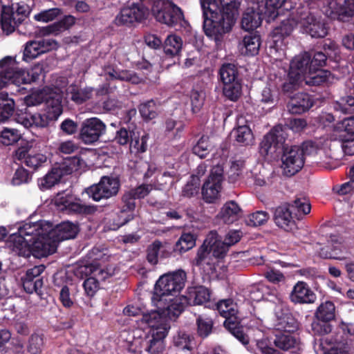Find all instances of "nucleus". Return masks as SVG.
<instances>
[{"mask_svg":"<svg viewBox=\"0 0 354 354\" xmlns=\"http://www.w3.org/2000/svg\"><path fill=\"white\" fill-rule=\"evenodd\" d=\"M186 281V273L178 270L161 276L156 283L152 303L156 307L154 311L166 315L171 319L177 318L184 310L183 299L176 295L183 289Z\"/></svg>","mask_w":354,"mask_h":354,"instance_id":"nucleus-1","label":"nucleus"},{"mask_svg":"<svg viewBox=\"0 0 354 354\" xmlns=\"http://www.w3.org/2000/svg\"><path fill=\"white\" fill-rule=\"evenodd\" d=\"M239 0H219V7L214 0H201L205 35L216 41L231 30L238 15Z\"/></svg>","mask_w":354,"mask_h":354,"instance_id":"nucleus-2","label":"nucleus"},{"mask_svg":"<svg viewBox=\"0 0 354 354\" xmlns=\"http://www.w3.org/2000/svg\"><path fill=\"white\" fill-rule=\"evenodd\" d=\"M169 320L171 319L156 311L147 312L137 320L140 328L150 329L149 339L145 345V350L149 354H161L164 351L165 339L171 328Z\"/></svg>","mask_w":354,"mask_h":354,"instance_id":"nucleus-3","label":"nucleus"},{"mask_svg":"<svg viewBox=\"0 0 354 354\" xmlns=\"http://www.w3.org/2000/svg\"><path fill=\"white\" fill-rule=\"evenodd\" d=\"M49 226L44 222L27 223L18 227V231L10 236L9 248L19 256L31 255V243L33 236L41 235Z\"/></svg>","mask_w":354,"mask_h":354,"instance_id":"nucleus-4","label":"nucleus"},{"mask_svg":"<svg viewBox=\"0 0 354 354\" xmlns=\"http://www.w3.org/2000/svg\"><path fill=\"white\" fill-rule=\"evenodd\" d=\"M277 330L283 331L275 335L274 343L275 346L283 350H288L298 344L296 337L291 333L297 328V324L288 309L281 304L275 308Z\"/></svg>","mask_w":354,"mask_h":354,"instance_id":"nucleus-5","label":"nucleus"},{"mask_svg":"<svg viewBox=\"0 0 354 354\" xmlns=\"http://www.w3.org/2000/svg\"><path fill=\"white\" fill-rule=\"evenodd\" d=\"M299 18L297 17V11L292 17L283 20L272 32L269 41L268 53L274 61H281L286 56L285 38L290 35L295 26H299Z\"/></svg>","mask_w":354,"mask_h":354,"instance_id":"nucleus-6","label":"nucleus"},{"mask_svg":"<svg viewBox=\"0 0 354 354\" xmlns=\"http://www.w3.org/2000/svg\"><path fill=\"white\" fill-rule=\"evenodd\" d=\"M299 18L297 17V11L292 17L283 20L272 32L269 41L268 53L274 61H281L286 56L285 38L290 35L295 26H299Z\"/></svg>","mask_w":354,"mask_h":354,"instance_id":"nucleus-7","label":"nucleus"},{"mask_svg":"<svg viewBox=\"0 0 354 354\" xmlns=\"http://www.w3.org/2000/svg\"><path fill=\"white\" fill-rule=\"evenodd\" d=\"M297 17L299 18V27L314 38H323L328 34V28L317 10L311 7L297 9Z\"/></svg>","mask_w":354,"mask_h":354,"instance_id":"nucleus-8","label":"nucleus"},{"mask_svg":"<svg viewBox=\"0 0 354 354\" xmlns=\"http://www.w3.org/2000/svg\"><path fill=\"white\" fill-rule=\"evenodd\" d=\"M286 129L282 125H277L263 136L259 147L261 156L268 159L279 156L285 147L287 137Z\"/></svg>","mask_w":354,"mask_h":354,"instance_id":"nucleus-9","label":"nucleus"},{"mask_svg":"<svg viewBox=\"0 0 354 354\" xmlns=\"http://www.w3.org/2000/svg\"><path fill=\"white\" fill-rule=\"evenodd\" d=\"M216 308L220 315L225 318V327L243 344L248 343V337L243 330V327L236 317L237 313L236 304L230 299H223L218 302Z\"/></svg>","mask_w":354,"mask_h":354,"instance_id":"nucleus-10","label":"nucleus"},{"mask_svg":"<svg viewBox=\"0 0 354 354\" xmlns=\"http://www.w3.org/2000/svg\"><path fill=\"white\" fill-rule=\"evenodd\" d=\"M151 11L157 21L169 26L180 24L184 19L181 10L168 0H153Z\"/></svg>","mask_w":354,"mask_h":354,"instance_id":"nucleus-11","label":"nucleus"},{"mask_svg":"<svg viewBox=\"0 0 354 354\" xmlns=\"http://www.w3.org/2000/svg\"><path fill=\"white\" fill-rule=\"evenodd\" d=\"M26 13L27 6L23 2L2 6L1 24L3 32L8 35L12 32L24 21Z\"/></svg>","mask_w":354,"mask_h":354,"instance_id":"nucleus-12","label":"nucleus"},{"mask_svg":"<svg viewBox=\"0 0 354 354\" xmlns=\"http://www.w3.org/2000/svg\"><path fill=\"white\" fill-rule=\"evenodd\" d=\"M120 182L116 178L102 176L97 184L86 189L87 194L95 201L115 196L119 190Z\"/></svg>","mask_w":354,"mask_h":354,"instance_id":"nucleus-13","label":"nucleus"},{"mask_svg":"<svg viewBox=\"0 0 354 354\" xmlns=\"http://www.w3.org/2000/svg\"><path fill=\"white\" fill-rule=\"evenodd\" d=\"M281 157V168L283 174L291 176L295 175L304 165V154L303 149L297 146L285 147Z\"/></svg>","mask_w":354,"mask_h":354,"instance_id":"nucleus-14","label":"nucleus"},{"mask_svg":"<svg viewBox=\"0 0 354 354\" xmlns=\"http://www.w3.org/2000/svg\"><path fill=\"white\" fill-rule=\"evenodd\" d=\"M326 57L325 53L317 52L314 54L312 59H310L309 80H306L307 84L318 85L330 80V73L319 69L325 64Z\"/></svg>","mask_w":354,"mask_h":354,"instance_id":"nucleus-15","label":"nucleus"},{"mask_svg":"<svg viewBox=\"0 0 354 354\" xmlns=\"http://www.w3.org/2000/svg\"><path fill=\"white\" fill-rule=\"evenodd\" d=\"M106 131L105 124L97 118L85 120L81 127L80 139L85 144H92Z\"/></svg>","mask_w":354,"mask_h":354,"instance_id":"nucleus-16","label":"nucleus"},{"mask_svg":"<svg viewBox=\"0 0 354 354\" xmlns=\"http://www.w3.org/2000/svg\"><path fill=\"white\" fill-rule=\"evenodd\" d=\"M335 307L334 304L330 301H326L322 302L317 308L315 312V317L317 319L326 323L335 318ZM312 326L315 333L320 335L327 334L331 331V326L328 324L321 325L318 323H313Z\"/></svg>","mask_w":354,"mask_h":354,"instance_id":"nucleus-17","label":"nucleus"},{"mask_svg":"<svg viewBox=\"0 0 354 354\" xmlns=\"http://www.w3.org/2000/svg\"><path fill=\"white\" fill-rule=\"evenodd\" d=\"M79 270L80 272L86 274H92L83 283L85 292L89 297H93L99 288L98 280H104L109 276L107 272L100 268L94 267L93 265L80 266Z\"/></svg>","mask_w":354,"mask_h":354,"instance_id":"nucleus-18","label":"nucleus"},{"mask_svg":"<svg viewBox=\"0 0 354 354\" xmlns=\"http://www.w3.org/2000/svg\"><path fill=\"white\" fill-rule=\"evenodd\" d=\"M39 222H44L48 225V230L42 232V234L50 235L52 239L56 240L57 245L62 241L75 238L79 231L78 226L69 221L62 222L55 227H53L50 222L46 221H39Z\"/></svg>","mask_w":354,"mask_h":354,"instance_id":"nucleus-19","label":"nucleus"},{"mask_svg":"<svg viewBox=\"0 0 354 354\" xmlns=\"http://www.w3.org/2000/svg\"><path fill=\"white\" fill-rule=\"evenodd\" d=\"M31 243V254L37 258L47 257L54 253L57 248L56 240L48 234L33 236Z\"/></svg>","mask_w":354,"mask_h":354,"instance_id":"nucleus-20","label":"nucleus"},{"mask_svg":"<svg viewBox=\"0 0 354 354\" xmlns=\"http://www.w3.org/2000/svg\"><path fill=\"white\" fill-rule=\"evenodd\" d=\"M15 158L21 161L28 167L36 170L47 162L45 154L37 153L28 147H20L15 151Z\"/></svg>","mask_w":354,"mask_h":354,"instance_id":"nucleus-21","label":"nucleus"},{"mask_svg":"<svg viewBox=\"0 0 354 354\" xmlns=\"http://www.w3.org/2000/svg\"><path fill=\"white\" fill-rule=\"evenodd\" d=\"M261 10L262 7L258 1L252 2V6L246 9L241 20V26L244 30H252L261 25L263 19L268 18L264 10Z\"/></svg>","mask_w":354,"mask_h":354,"instance_id":"nucleus-22","label":"nucleus"},{"mask_svg":"<svg viewBox=\"0 0 354 354\" xmlns=\"http://www.w3.org/2000/svg\"><path fill=\"white\" fill-rule=\"evenodd\" d=\"M290 299L294 304H310L316 301L317 296L308 284L299 281L293 286L290 294Z\"/></svg>","mask_w":354,"mask_h":354,"instance_id":"nucleus-23","label":"nucleus"},{"mask_svg":"<svg viewBox=\"0 0 354 354\" xmlns=\"http://www.w3.org/2000/svg\"><path fill=\"white\" fill-rule=\"evenodd\" d=\"M56 46L57 43L53 39H43L38 41H30L26 45L23 59L28 62L50 50Z\"/></svg>","mask_w":354,"mask_h":354,"instance_id":"nucleus-24","label":"nucleus"},{"mask_svg":"<svg viewBox=\"0 0 354 354\" xmlns=\"http://www.w3.org/2000/svg\"><path fill=\"white\" fill-rule=\"evenodd\" d=\"M147 15V10L138 5L132 4L123 8L115 19L118 26L127 25L134 21H141Z\"/></svg>","mask_w":354,"mask_h":354,"instance_id":"nucleus-25","label":"nucleus"},{"mask_svg":"<svg viewBox=\"0 0 354 354\" xmlns=\"http://www.w3.org/2000/svg\"><path fill=\"white\" fill-rule=\"evenodd\" d=\"M327 248H322L320 255L324 258L344 261L347 259L348 250L343 245L340 237L337 235H330L328 240Z\"/></svg>","mask_w":354,"mask_h":354,"instance_id":"nucleus-26","label":"nucleus"},{"mask_svg":"<svg viewBox=\"0 0 354 354\" xmlns=\"http://www.w3.org/2000/svg\"><path fill=\"white\" fill-rule=\"evenodd\" d=\"M310 59V56L307 53L295 56L290 64V77L301 78L306 83V80H309Z\"/></svg>","mask_w":354,"mask_h":354,"instance_id":"nucleus-27","label":"nucleus"},{"mask_svg":"<svg viewBox=\"0 0 354 354\" xmlns=\"http://www.w3.org/2000/svg\"><path fill=\"white\" fill-rule=\"evenodd\" d=\"M45 266L44 265L35 266L26 271L25 277L23 278V286L24 290L32 293L37 292L43 285V281L40 278H37L44 271Z\"/></svg>","mask_w":354,"mask_h":354,"instance_id":"nucleus-28","label":"nucleus"},{"mask_svg":"<svg viewBox=\"0 0 354 354\" xmlns=\"http://www.w3.org/2000/svg\"><path fill=\"white\" fill-rule=\"evenodd\" d=\"M312 106L313 101L308 94L297 93L290 95L287 108L292 114H301L308 111Z\"/></svg>","mask_w":354,"mask_h":354,"instance_id":"nucleus-29","label":"nucleus"},{"mask_svg":"<svg viewBox=\"0 0 354 354\" xmlns=\"http://www.w3.org/2000/svg\"><path fill=\"white\" fill-rule=\"evenodd\" d=\"M275 224L286 231H291L295 227L290 205H283L276 208L274 214Z\"/></svg>","mask_w":354,"mask_h":354,"instance_id":"nucleus-30","label":"nucleus"},{"mask_svg":"<svg viewBox=\"0 0 354 354\" xmlns=\"http://www.w3.org/2000/svg\"><path fill=\"white\" fill-rule=\"evenodd\" d=\"M104 75L106 80H119L129 82L132 84H139L142 79L134 72L127 70H116L111 66H106L104 68Z\"/></svg>","mask_w":354,"mask_h":354,"instance_id":"nucleus-31","label":"nucleus"},{"mask_svg":"<svg viewBox=\"0 0 354 354\" xmlns=\"http://www.w3.org/2000/svg\"><path fill=\"white\" fill-rule=\"evenodd\" d=\"M62 91L59 88H55L53 95L46 102V115L50 120H57L62 113Z\"/></svg>","mask_w":354,"mask_h":354,"instance_id":"nucleus-32","label":"nucleus"},{"mask_svg":"<svg viewBox=\"0 0 354 354\" xmlns=\"http://www.w3.org/2000/svg\"><path fill=\"white\" fill-rule=\"evenodd\" d=\"M0 72L3 73L4 75L9 76L12 84L19 86V83L15 80L16 77H18V73H21L22 69L18 67L15 57L6 56L0 59Z\"/></svg>","mask_w":354,"mask_h":354,"instance_id":"nucleus-33","label":"nucleus"},{"mask_svg":"<svg viewBox=\"0 0 354 354\" xmlns=\"http://www.w3.org/2000/svg\"><path fill=\"white\" fill-rule=\"evenodd\" d=\"M221 190V183H218V180H212V178H207L202 187L203 199L207 203H214L220 198Z\"/></svg>","mask_w":354,"mask_h":354,"instance_id":"nucleus-34","label":"nucleus"},{"mask_svg":"<svg viewBox=\"0 0 354 354\" xmlns=\"http://www.w3.org/2000/svg\"><path fill=\"white\" fill-rule=\"evenodd\" d=\"M261 42L259 35L249 34L243 38L239 44V49L242 55L254 56L258 54Z\"/></svg>","mask_w":354,"mask_h":354,"instance_id":"nucleus-35","label":"nucleus"},{"mask_svg":"<svg viewBox=\"0 0 354 354\" xmlns=\"http://www.w3.org/2000/svg\"><path fill=\"white\" fill-rule=\"evenodd\" d=\"M64 175V168L60 167L59 165H56L44 177L38 180L39 187L41 190L48 189L58 183L61 178Z\"/></svg>","mask_w":354,"mask_h":354,"instance_id":"nucleus-36","label":"nucleus"},{"mask_svg":"<svg viewBox=\"0 0 354 354\" xmlns=\"http://www.w3.org/2000/svg\"><path fill=\"white\" fill-rule=\"evenodd\" d=\"M247 337L248 335L245 334ZM247 349L254 354H281L279 351L271 347L267 338L250 340L248 338V343L243 344Z\"/></svg>","mask_w":354,"mask_h":354,"instance_id":"nucleus-37","label":"nucleus"},{"mask_svg":"<svg viewBox=\"0 0 354 354\" xmlns=\"http://www.w3.org/2000/svg\"><path fill=\"white\" fill-rule=\"evenodd\" d=\"M55 88L57 87L46 86L41 89H36L24 97V102L28 106L39 105L44 102H46L53 95Z\"/></svg>","mask_w":354,"mask_h":354,"instance_id":"nucleus-38","label":"nucleus"},{"mask_svg":"<svg viewBox=\"0 0 354 354\" xmlns=\"http://www.w3.org/2000/svg\"><path fill=\"white\" fill-rule=\"evenodd\" d=\"M241 209L234 201L226 202L221 209L218 216L225 223H232L238 220Z\"/></svg>","mask_w":354,"mask_h":354,"instance_id":"nucleus-39","label":"nucleus"},{"mask_svg":"<svg viewBox=\"0 0 354 354\" xmlns=\"http://www.w3.org/2000/svg\"><path fill=\"white\" fill-rule=\"evenodd\" d=\"M183 41L180 37L175 34L169 35L163 44V50L167 56L175 57L182 50Z\"/></svg>","mask_w":354,"mask_h":354,"instance_id":"nucleus-40","label":"nucleus"},{"mask_svg":"<svg viewBox=\"0 0 354 354\" xmlns=\"http://www.w3.org/2000/svg\"><path fill=\"white\" fill-rule=\"evenodd\" d=\"M56 206L61 210L78 212L82 211L80 204L68 194L62 193L57 194L55 198Z\"/></svg>","mask_w":354,"mask_h":354,"instance_id":"nucleus-41","label":"nucleus"},{"mask_svg":"<svg viewBox=\"0 0 354 354\" xmlns=\"http://www.w3.org/2000/svg\"><path fill=\"white\" fill-rule=\"evenodd\" d=\"M333 130L335 135L330 138L331 140H335L337 137H354V115L344 118L341 122H337L334 126Z\"/></svg>","mask_w":354,"mask_h":354,"instance_id":"nucleus-42","label":"nucleus"},{"mask_svg":"<svg viewBox=\"0 0 354 354\" xmlns=\"http://www.w3.org/2000/svg\"><path fill=\"white\" fill-rule=\"evenodd\" d=\"M209 290L204 286L190 288L187 297L189 305H201L209 301Z\"/></svg>","mask_w":354,"mask_h":354,"instance_id":"nucleus-43","label":"nucleus"},{"mask_svg":"<svg viewBox=\"0 0 354 354\" xmlns=\"http://www.w3.org/2000/svg\"><path fill=\"white\" fill-rule=\"evenodd\" d=\"M210 252L216 258H222L228 250L229 246L225 242L217 239L216 233H211L205 240Z\"/></svg>","mask_w":354,"mask_h":354,"instance_id":"nucleus-44","label":"nucleus"},{"mask_svg":"<svg viewBox=\"0 0 354 354\" xmlns=\"http://www.w3.org/2000/svg\"><path fill=\"white\" fill-rule=\"evenodd\" d=\"M93 94V88L86 87L80 88L74 84H71L66 88V95L68 97L77 104H82L85 101L91 98Z\"/></svg>","mask_w":354,"mask_h":354,"instance_id":"nucleus-45","label":"nucleus"},{"mask_svg":"<svg viewBox=\"0 0 354 354\" xmlns=\"http://www.w3.org/2000/svg\"><path fill=\"white\" fill-rule=\"evenodd\" d=\"M44 73V66L41 63L35 64L30 71H26L22 69V71L18 73L15 82L21 84H29L31 82H35L39 79V76Z\"/></svg>","mask_w":354,"mask_h":354,"instance_id":"nucleus-46","label":"nucleus"},{"mask_svg":"<svg viewBox=\"0 0 354 354\" xmlns=\"http://www.w3.org/2000/svg\"><path fill=\"white\" fill-rule=\"evenodd\" d=\"M264 10V14L268 16V21L274 19L279 12L278 10L286 3V0H266L258 1Z\"/></svg>","mask_w":354,"mask_h":354,"instance_id":"nucleus-47","label":"nucleus"},{"mask_svg":"<svg viewBox=\"0 0 354 354\" xmlns=\"http://www.w3.org/2000/svg\"><path fill=\"white\" fill-rule=\"evenodd\" d=\"M235 140L244 146L252 145L254 142L253 133L248 125H239L234 130Z\"/></svg>","mask_w":354,"mask_h":354,"instance_id":"nucleus-48","label":"nucleus"},{"mask_svg":"<svg viewBox=\"0 0 354 354\" xmlns=\"http://www.w3.org/2000/svg\"><path fill=\"white\" fill-rule=\"evenodd\" d=\"M159 256L165 258L169 256V252L167 251L166 246L156 241L148 248L147 260L150 263L155 265L158 263Z\"/></svg>","mask_w":354,"mask_h":354,"instance_id":"nucleus-49","label":"nucleus"},{"mask_svg":"<svg viewBox=\"0 0 354 354\" xmlns=\"http://www.w3.org/2000/svg\"><path fill=\"white\" fill-rule=\"evenodd\" d=\"M15 110L13 99L8 97V93H0V122H3L8 119Z\"/></svg>","mask_w":354,"mask_h":354,"instance_id":"nucleus-50","label":"nucleus"},{"mask_svg":"<svg viewBox=\"0 0 354 354\" xmlns=\"http://www.w3.org/2000/svg\"><path fill=\"white\" fill-rule=\"evenodd\" d=\"M76 22V18L72 15H66L60 21L48 26L46 28L47 34L57 35L63 30L71 28Z\"/></svg>","mask_w":354,"mask_h":354,"instance_id":"nucleus-51","label":"nucleus"},{"mask_svg":"<svg viewBox=\"0 0 354 354\" xmlns=\"http://www.w3.org/2000/svg\"><path fill=\"white\" fill-rule=\"evenodd\" d=\"M195 245L194 234L190 232L183 233L176 243L174 250L179 254H183L193 248Z\"/></svg>","mask_w":354,"mask_h":354,"instance_id":"nucleus-52","label":"nucleus"},{"mask_svg":"<svg viewBox=\"0 0 354 354\" xmlns=\"http://www.w3.org/2000/svg\"><path fill=\"white\" fill-rule=\"evenodd\" d=\"M136 198H133V197L129 196V192L127 193L122 198V201L124 203V206L123 207L122 210L121 211V214L119 216L120 218H122L120 223L117 224L116 227H113V230H115L116 228H118L131 219H133V214H128L127 216H124V213L127 211H131L133 210L136 207L135 200Z\"/></svg>","mask_w":354,"mask_h":354,"instance_id":"nucleus-53","label":"nucleus"},{"mask_svg":"<svg viewBox=\"0 0 354 354\" xmlns=\"http://www.w3.org/2000/svg\"><path fill=\"white\" fill-rule=\"evenodd\" d=\"M219 75L223 84L239 80L237 68L232 64H223L219 70Z\"/></svg>","mask_w":354,"mask_h":354,"instance_id":"nucleus-54","label":"nucleus"},{"mask_svg":"<svg viewBox=\"0 0 354 354\" xmlns=\"http://www.w3.org/2000/svg\"><path fill=\"white\" fill-rule=\"evenodd\" d=\"M241 91L240 80L223 84V95L231 101H236L241 95Z\"/></svg>","mask_w":354,"mask_h":354,"instance_id":"nucleus-55","label":"nucleus"},{"mask_svg":"<svg viewBox=\"0 0 354 354\" xmlns=\"http://www.w3.org/2000/svg\"><path fill=\"white\" fill-rule=\"evenodd\" d=\"M333 108L335 111L343 113H351L354 112V97L352 95H344L333 103Z\"/></svg>","mask_w":354,"mask_h":354,"instance_id":"nucleus-56","label":"nucleus"},{"mask_svg":"<svg viewBox=\"0 0 354 354\" xmlns=\"http://www.w3.org/2000/svg\"><path fill=\"white\" fill-rule=\"evenodd\" d=\"M21 138L20 132L15 129L3 128L0 131V140L4 145L17 142Z\"/></svg>","mask_w":354,"mask_h":354,"instance_id":"nucleus-57","label":"nucleus"},{"mask_svg":"<svg viewBox=\"0 0 354 354\" xmlns=\"http://www.w3.org/2000/svg\"><path fill=\"white\" fill-rule=\"evenodd\" d=\"M212 145L209 141V137L203 136L193 147V153L201 158H205L209 152Z\"/></svg>","mask_w":354,"mask_h":354,"instance_id":"nucleus-58","label":"nucleus"},{"mask_svg":"<svg viewBox=\"0 0 354 354\" xmlns=\"http://www.w3.org/2000/svg\"><path fill=\"white\" fill-rule=\"evenodd\" d=\"M59 165L60 167L64 168V174L66 175L82 169L85 166V162L80 158L74 156L66 160L62 165Z\"/></svg>","mask_w":354,"mask_h":354,"instance_id":"nucleus-59","label":"nucleus"},{"mask_svg":"<svg viewBox=\"0 0 354 354\" xmlns=\"http://www.w3.org/2000/svg\"><path fill=\"white\" fill-rule=\"evenodd\" d=\"M140 113L145 120H152L157 116L158 107L153 100H149L140 105Z\"/></svg>","mask_w":354,"mask_h":354,"instance_id":"nucleus-60","label":"nucleus"},{"mask_svg":"<svg viewBox=\"0 0 354 354\" xmlns=\"http://www.w3.org/2000/svg\"><path fill=\"white\" fill-rule=\"evenodd\" d=\"M205 98V94L202 90L192 89L190 94L192 110L194 113H198L203 107Z\"/></svg>","mask_w":354,"mask_h":354,"instance_id":"nucleus-61","label":"nucleus"},{"mask_svg":"<svg viewBox=\"0 0 354 354\" xmlns=\"http://www.w3.org/2000/svg\"><path fill=\"white\" fill-rule=\"evenodd\" d=\"M62 13L59 8H54L40 12L34 16V19L37 21L48 23L56 19Z\"/></svg>","mask_w":354,"mask_h":354,"instance_id":"nucleus-62","label":"nucleus"},{"mask_svg":"<svg viewBox=\"0 0 354 354\" xmlns=\"http://www.w3.org/2000/svg\"><path fill=\"white\" fill-rule=\"evenodd\" d=\"M270 216L265 211H257L250 214L246 220L247 224L251 226H259L265 224Z\"/></svg>","mask_w":354,"mask_h":354,"instance_id":"nucleus-63","label":"nucleus"},{"mask_svg":"<svg viewBox=\"0 0 354 354\" xmlns=\"http://www.w3.org/2000/svg\"><path fill=\"white\" fill-rule=\"evenodd\" d=\"M192 339L190 335L184 332H180L174 338V344L180 350H190Z\"/></svg>","mask_w":354,"mask_h":354,"instance_id":"nucleus-64","label":"nucleus"}]
</instances>
